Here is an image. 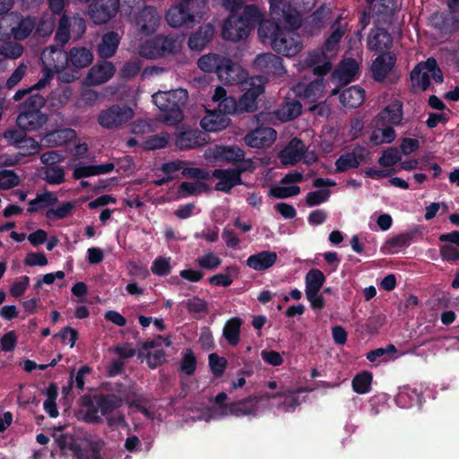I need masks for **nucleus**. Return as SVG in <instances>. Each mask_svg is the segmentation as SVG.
<instances>
[{"label":"nucleus","mask_w":459,"mask_h":459,"mask_svg":"<svg viewBox=\"0 0 459 459\" xmlns=\"http://www.w3.org/2000/svg\"><path fill=\"white\" fill-rule=\"evenodd\" d=\"M270 19L258 27V36L263 42L269 41L278 54L290 57L303 48L299 35L296 32L302 25V17L290 4L283 0H273L270 6Z\"/></svg>","instance_id":"obj_1"},{"label":"nucleus","mask_w":459,"mask_h":459,"mask_svg":"<svg viewBox=\"0 0 459 459\" xmlns=\"http://www.w3.org/2000/svg\"><path fill=\"white\" fill-rule=\"evenodd\" d=\"M188 99L186 90L178 88L169 91H159L152 95V100L162 114L167 125H177L184 118L183 108Z\"/></svg>","instance_id":"obj_2"},{"label":"nucleus","mask_w":459,"mask_h":459,"mask_svg":"<svg viewBox=\"0 0 459 459\" xmlns=\"http://www.w3.org/2000/svg\"><path fill=\"white\" fill-rule=\"evenodd\" d=\"M45 103L46 100L41 94H30L20 107L16 119L18 127L28 132L41 128L48 121V116L41 111Z\"/></svg>","instance_id":"obj_3"},{"label":"nucleus","mask_w":459,"mask_h":459,"mask_svg":"<svg viewBox=\"0 0 459 459\" xmlns=\"http://www.w3.org/2000/svg\"><path fill=\"white\" fill-rule=\"evenodd\" d=\"M184 40L185 35L178 32L159 34L146 40L141 47L140 52L149 59H156L179 51Z\"/></svg>","instance_id":"obj_4"},{"label":"nucleus","mask_w":459,"mask_h":459,"mask_svg":"<svg viewBox=\"0 0 459 459\" xmlns=\"http://www.w3.org/2000/svg\"><path fill=\"white\" fill-rule=\"evenodd\" d=\"M54 437L57 446L64 454L70 451L76 459H103L100 452L105 446V442L102 439L91 440L86 448L82 449L74 435L65 433L59 436L55 434Z\"/></svg>","instance_id":"obj_5"},{"label":"nucleus","mask_w":459,"mask_h":459,"mask_svg":"<svg viewBox=\"0 0 459 459\" xmlns=\"http://www.w3.org/2000/svg\"><path fill=\"white\" fill-rule=\"evenodd\" d=\"M245 92L237 101L238 114L252 113L257 109V98L264 92L263 77H250L243 83Z\"/></svg>","instance_id":"obj_6"},{"label":"nucleus","mask_w":459,"mask_h":459,"mask_svg":"<svg viewBox=\"0 0 459 459\" xmlns=\"http://www.w3.org/2000/svg\"><path fill=\"white\" fill-rule=\"evenodd\" d=\"M134 110L126 105L114 104L101 110L98 116V123L106 129H117L133 118Z\"/></svg>","instance_id":"obj_7"},{"label":"nucleus","mask_w":459,"mask_h":459,"mask_svg":"<svg viewBox=\"0 0 459 459\" xmlns=\"http://www.w3.org/2000/svg\"><path fill=\"white\" fill-rule=\"evenodd\" d=\"M255 67L264 75V83L270 79L282 76L286 73L283 60L281 56L273 53H263L258 55L254 61Z\"/></svg>","instance_id":"obj_8"},{"label":"nucleus","mask_w":459,"mask_h":459,"mask_svg":"<svg viewBox=\"0 0 459 459\" xmlns=\"http://www.w3.org/2000/svg\"><path fill=\"white\" fill-rule=\"evenodd\" d=\"M9 14L12 38L16 41H22L28 39L33 31L35 34L41 35L40 25L37 26V19L32 16H22L16 12H12Z\"/></svg>","instance_id":"obj_9"},{"label":"nucleus","mask_w":459,"mask_h":459,"mask_svg":"<svg viewBox=\"0 0 459 459\" xmlns=\"http://www.w3.org/2000/svg\"><path fill=\"white\" fill-rule=\"evenodd\" d=\"M195 0H182L178 5L170 7L166 13V21L171 27L178 28L195 22Z\"/></svg>","instance_id":"obj_10"},{"label":"nucleus","mask_w":459,"mask_h":459,"mask_svg":"<svg viewBox=\"0 0 459 459\" xmlns=\"http://www.w3.org/2000/svg\"><path fill=\"white\" fill-rule=\"evenodd\" d=\"M198 67L205 73H215L220 78L231 76L232 61L221 55L210 53L201 56L197 61Z\"/></svg>","instance_id":"obj_11"},{"label":"nucleus","mask_w":459,"mask_h":459,"mask_svg":"<svg viewBox=\"0 0 459 459\" xmlns=\"http://www.w3.org/2000/svg\"><path fill=\"white\" fill-rule=\"evenodd\" d=\"M119 0H93L89 5V16L95 24H105L117 13Z\"/></svg>","instance_id":"obj_12"},{"label":"nucleus","mask_w":459,"mask_h":459,"mask_svg":"<svg viewBox=\"0 0 459 459\" xmlns=\"http://www.w3.org/2000/svg\"><path fill=\"white\" fill-rule=\"evenodd\" d=\"M251 30L252 28L239 17V14L233 13L223 23L222 36L227 40L238 42L247 39Z\"/></svg>","instance_id":"obj_13"},{"label":"nucleus","mask_w":459,"mask_h":459,"mask_svg":"<svg viewBox=\"0 0 459 459\" xmlns=\"http://www.w3.org/2000/svg\"><path fill=\"white\" fill-rule=\"evenodd\" d=\"M270 397L269 394L249 395L244 399L232 402L229 403L227 413L236 417L255 416L258 411L259 403Z\"/></svg>","instance_id":"obj_14"},{"label":"nucleus","mask_w":459,"mask_h":459,"mask_svg":"<svg viewBox=\"0 0 459 459\" xmlns=\"http://www.w3.org/2000/svg\"><path fill=\"white\" fill-rule=\"evenodd\" d=\"M369 155V151L362 145L357 144L351 152L342 154L335 161V171L343 173L351 169H357Z\"/></svg>","instance_id":"obj_15"},{"label":"nucleus","mask_w":459,"mask_h":459,"mask_svg":"<svg viewBox=\"0 0 459 459\" xmlns=\"http://www.w3.org/2000/svg\"><path fill=\"white\" fill-rule=\"evenodd\" d=\"M160 19L157 9L152 6H144L134 18L137 30L144 36H150L157 30Z\"/></svg>","instance_id":"obj_16"},{"label":"nucleus","mask_w":459,"mask_h":459,"mask_svg":"<svg viewBox=\"0 0 459 459\" xmlns=\"http://www.w3.org/2000/svg\"><path fill=\"white\" fill-rule=\"evenodd\" d=\"M276 135V131L272 127H257L244 137V142L251 148L261 149L269 147L275 141Z\"/></svg>","instance_id":"obj_17"},{"label":"nucleus","mask_w":459,"mask_h":459,"mask_svg":"<svg viewBox=\"0 0 459 459\" xmlns=\"http://www.w3.org/2000/svg\"><path fill=\"white\" fill-rule=\"evenodd\" d=\"M206 134L198 129L183 130L177 134L175 144L181 151L195 149L206 144Z\"/></svg>","instance_id":"obj_18"},{"label":"nucleus","mask_w":459,"mask_h":459,"mask_svg":"<svg viewBox=\"0 0 459 459\" xmlns=\"http://www.w3.org/2000/svg\"><path fill=\"white\" fill-rule=\"evenodd\" d=\"M212 176L219 179L214 186L216 191L229 193L234 186L243 184L239 172L234 169H216Z\"/></svg>","instance_id":"obj_19"},{"label":"nucleus","mask_w":459,"mask_h":459,"mask_svg":"<svg viewBox=\"0 0 459 459\" xmlns=\"http://www.w3.org/2000/svg\"><path fill=\"white\" fill-rule=\"evenodd\" d=\"M395 62L396 56L391 52H384L379 55L371 65L373 79L377 82H383L394 67Z\"/></svg>","instance_id":"obj_20"},{"label":"nucleus","mask_w":459,"mask_h":459,"mask_svg":"<svg viewBox=\"0 0 459 459\" xmlns=\"http://www.w3.org/2000/svg\"><path fill=\"white\" fill-rule=\"evenodd\" d=\"M307 147L299 138H292L287 146L279 153L282 164L293 166L302 160L306 154Z\"/></svg>","instance_id":"obj_21"},{"label":"nucleus","mask_w":459,"mask_h":459,"mask_svg":"<svg viewBox=\"0 0 459 459\" xmlns=\"http://www.w3.org/2000/svg\"><path fill=\"white\" fill-rule=\"evenodd\" d=\"M210 157L215 161H225L227 163L237 164L243 160L245 152L236 145H215L210 150Z\"/></svg>","instance_id":"obj_22"},{"label":"nucleus","mask_w":459,"mask_h":459,"mask_svg":"<svg viewBox=\"0 0 459 459\" xmlns=\"http://www.w3.org/2000/svg\"><path fill=\"white\" fill-rule=\"evenodd\" d=\"M115 72L114 65L107 59H103L90 69L87 79L91 84H101L108 82Z\"/></svg>","instance_id":"obj_23"},{"label":"nucleus","mask_w":459,"mask_h":459,"mask_svg":"<svg viewBox=\"0 0 459 459\" xmlns=\"http://www.w3.org/2000/svg\"><path fill=\"white\" fill-rule=\"evenodd\" d=\"M278 259L276 252L263 250L247 257L246 264L255 271H265L274 265Z\"/></svg>","instance_id":"obj_24"},{"label":"nucleus","mask_w":459,"mask_h":459,"mask_svg":"<svg viewBox=\"0 0 459 459\" xmlns=\"http://www.w3.org/2000/svg\"><path fill=\"white\" fill-rule=\"evenodd\" d=\"M214 27L210 24H204L190 36L188 39V47L191 50L201 51L212 40L214 35Z\"/></svg>","instance_id":"obj_25"},{"label":"nucleus","mask_w":459,"mask_h":459,"mask_svg":"<svg viewBox=\"0 0 459 459\" xmlns=\"http://www.w3.org/2000/svg\"><path fill=\"white\" fill-rule=\"evenodd\" d=\"M403 116V105L400 100H394L385 106L378 114V120L382 125L389 124L398 126Z\"/></svg>","instance_id":"obj_26"},{"label":"nucleus","mask_w":459,"mask_h":459,"mask_svg":"<svg viewBox=\"0 0 459 459\" xmlns=\"http://www.w3.org/2000/svg\"><path fill=\"white\" fill-rule=\"evenodd\" d=\"M97 408L102 416L113 413L123 405V399L114 394H99L93 396Z\"/></svg>","instance_id":"obj_27"},{"label":"nucleus","mask_w":459,"mask_h":459,"mask_svg":"<svg viewBox=\"0 0 459 459\" xmlns=\"http://www.w3.org/2000/svg\"><path fill=\"white\" fill-rule=\"evenodd\" d=\"M119 43L120 38L117 32L112 30L105 33L97 48L100 58L108 59L112 57L116 54Z\"/></svg>","instance_id":"obj_28"},{"label":"nucleus","mask_w":459,"mask_h":459,"mask_svg":"<svg viewBox=\"0 0 459 459\" xmlns=\"http://www.w3.org/2000/svg\"><path fill=\"white\" fill-rule=\"evenodd\" d=\"M66 60L77 69L85 68L91 65L93 53L85 47H74L67 53Z\"/></svg>","instance_id":"obj_29"},{"label":"nucleus","mask_w":459,"mask_h":459,"mask_svg":"<svg viewBox=\"0 0 459 459\" xmlns=\"http://www.w3.org/2000/svg\"><path fill=\"white\" fill-rule=\"evenodd\" d=\"M365 100V91L359 85H352L344 89L340 94V102L346 108H356Z\"/></svg>","instance_id":"obj_30"},{"label":"nucleus","mask_w":459,"mask_h":459,"mask_svg":"<svg viewBox=\"0 0 459 459\" xmlns=\"http://www.w3.org/2000/svg\"><path fill=\"white\" fill-rule=\"evenodd\" d=\"M347 22H342V18H337L331 26L332 32L325 39L324 51L332 52L339 48V44L344 36L347 29Z\"/></svg>","instance_id":"obj_31"},{"label":"nucleus","mask_w":459,"mask_h":459,"mask_svg":"<svg viewBox=\"0 0 459 459\" xmlns=\"http://www.w3.org/2000/svg\"><path fill=\"white\" fill-rule=\"evenodd\" d=\"M323 56L324 53L314 51L309 53L306 59V64L313 67V74L318 78H323L332 69V63L329 60H324L321 63Z\"/></svg>","instance_id":"obj_32"},{"label":"nucleus","mask_w":459,"mask_h":459,"mask_svg":"<svg viewBox=\"0 0 459 459\" xmlns=\"http://www.w3.org/2000/svg\"><path fill=\"white\" fill-rule=\"evenodd\" d=\"M325 282V276L319 269L309 270L305 277V292L306 295H312L315 292H319L324 283Z\"/></svg>","instance_id":"obj_33"},{"label":"nucleus","mask_w":459,"mask_h":459,"mask_svg":"<svg viewBox=\"0 0 459 459\" xmlns=\"http://www.w3.org/2000/svg\"><path fill=\"white\" fill-rule=\"evenodd\" d=\"M358 73V62L354 58H348L341 63L339 67L333 72V74L348 83L355 80Z\"/></svg>","instance_id":"obj_34"},{"label":"nucleus","mask_w":459,"mask_h":459,"mask_svg":"<svg viewBox=\"0 0 459 459\" xmlns=\"http://www.w3.org/2000/svg\"><path fill=\"white\" fill-rule=\"evenodd\" d=\"M329 13L330 10L325 5H321L308 17L306 29L309 27V32L311 34H314L316 31H320V30L324 27L326 17Z\"/></svg>","instance_id":"obj_35"},{"label":"nucleus","mask_w":459,"mask_h":459,"mask_svg":"<svg viewBox=\"0 0 459 459\" xmlns=\"http://www.w3.org/2000/svg\"><path fill=\"white\" fill-rule=\"evenodd\" d=\"M241 324L240 318L232 317L223 327V336L231 346H236L239 342Z\"/></svg>","instance_id":"obj_36"},{"label":"nucleus","mask_w":459,"mask_h":459,"mask_svg":"<svg viewBox=\"0 0 459 459\" xmlns=\"http://www.w3.org/2000/svg\"><path fill=\"white\" fill-rule=\"evenodd\" d=\"M229 119L223 116L212 114L204 117L200 125L206 132H219L225 129L228 126Z\"/></svg>","instance_id":"obj_37"},{"label":"nucleus","mask_w":459,"mask_h":459,"mask_svg":"<svg viewBox=\"0 0 459 459\" xmlns=\"http://www.w3.org/2000/svg\"><path fill=\"white\" fill-rule=\"evenodd\" d=\"M373 375L369 371L358 373L352 379L351 385L355 393L359 394H368L371 389Z\"/></svg>","instance_id":"obj_38"},{"label":"nucleus","mask_w":459,"mask_h":459,"mask_svg":"<svg viewBox=\"0 0 459 459\" xmlns=\"http://www.w3.org/2000/svg\"><path fill=\"white\" fill-rule=\"evenodd\" d=\"M211 191L210 186L201 181L196 182H182L179 186L178 193L182 197H186L190 195H197L202 192L209 193Z\"/></svg>","instance_id":"obj_39"},{"label":"nucleus","mask_w":459,"mask_h":459,"mask_svg":"<svg viewBox=\"0 0 459 459\" xmlns=\"http://www.w3.org/2000/svg\"><path fill=\"white\" fill-rule=\"evenodd\" d=\"M71 26L70 18L65 14L62 15L55 34V41L58 46L63 47L69 41Z\"/></svg>","instance_id":"obj_40"},{"label":"nucleus","mask_w":459,"mask_h":459,"mask_svg":"<svg viewBox=\"0 0 459 459\" xmlns=\"http://www.w3.org/2000/svg\"><path fill=\"white\" fill-rule=\"evenodd\" d=\"M75 136V131L70 128L58 129L49 132L46 135V141L57 146L67 143Z\"/></svg>","instance_id":"obj_41"},{"label":"nucleus","mask_w":459,"mask_h":459,"mask_svg":"<svg viewBox=\"0 0 459 459\" xmlns=\"http://www.w3.org/2000/svg\"><path fill=\"white\" fill-rule=\"evenodd\" d=\"M225 273H218L212 275L208 279V282L211 285L218 287H229L233 282L231 274L237 275L238 273V268L236 265H230L225 268Z\"/></svg>","instance_id":"obj_42"},{"label":"nucleus","mask_w":459,"mask_h":459,"mask_svg":"<svg viewBox=\"0 0 459 459\" xmlns=\"http://www.w3.org/2000/svg\"><path fill=\"white\" fill-rule=\"evenodd\" d=\"M23 53L24 47L16 40L12 41L9 39L0 46V56L7 59H17L21 57Z\"/></svg>","instance_id":"obj_43"},{"label":"nucleus","mask_w":459,"mask_h":459,"mask_svg":"<svg viewBox=\"0 0 459 459\" xmlns=\"http://www.w3.org/2000/svg\"><path fill=\"white\" fill-rule=\"evenodd\" d=\"M240 18L252 29L256 24H261L265 20H263V14L255 4H248L244 7L243 13L239 15Z\"/></svg>","instance_id":"obj_44"},{"label":"nucleus","mask_w":459,"mask_h":459,"mask_svg":"<svg viewBox=\"0 0 459 459\" xmlns=\"http://www.w3.org/2000/svg\"><path fill=\"white\" fill-rule=\"evenodd\" d=\"M42 178L49 185H60L65 181V170L60 166H47Z\"/></svg>","instance_id":"obj_45"},{"label":"nucleus","mask_w":459,"mask_h":459,"mask_svg":"<svg viewBox=\"0 0 459 459\" xmlns=\"http://www.w3.org/2000/svg\"><path fill=\"white\" fill-rule=\"evenodd\" d=\"M368 44L369 48L374 50L389 48L392 45L391 36L385 29H379Z\"/></svg>","instance_id":"obj_46"},{"label":"nucleus","mask_w":459,"mask_h":459,"mask_svg":"<svg viewBox=\"0 0 459 459\" xmlns=\"http://www.w3.org/2000/svg\"><path fill=\"white\" fill-rule=\"evenodd\" d=\"M325 90V83L323 78H316L314 81L310 82L304 89V98L310 100L316 101L319 97H321L323 91Z\"/></svg>","instance_id":"obj_47"},{"label":"nucleus","mask_w":459,"mask_h":459,"mask_svg":"<svg viewBox=\"0 0 459 459\" xmlns=\"http://www.w3.org/2000/svg\"><path fill=\"white\" fill-rule=\"evenodd\" d=\"M126 403L130 408H134L144 416L150 417L151 412L146 408L147 400L142 394L136 393L129 394L126 397Z\"/></svg>","instance_id":"obj_48"},{"label":"nucleus","mask_w":459,"mask_h":459,"mask_svg":"<svg viewBox=\"0 0 459 459\" xmlns=\"http://www.w3.org/2000/svg\"><path fill=\"white\" fill-rule=\"evenodd\" d=\"M208 361L212 375L215 377H222L226 370L228 360L217 353H211L208 357Z\"/></svg>","instance_id":"obj_49"},{"label":"nucleus","mask_w":459,"mask_h":459,"mask_svg":"<svg viewBox=\"0 0 459 459\" xmlns=\"http://www.w3.org/2000/svg\"><path fill=\"white\" fill-rule=\"evenodd\" d=\"M26 132L28 130H23L20 127L19 129L13 128L5 131L4 137L10 144H14L19 149H24L25 145L23 143L27 138Z\"/></svg>","instance_id":"obj_50"},{"label":"nucleus","mask_w":459,"mask_h":459,"mask_svg":"<svg viewBox=\"0 0 459 459\" xmlns=\"http://www.w3.org/2000/svg\"><path fill=\"white\" fill-rule=\"evenodd\" d=\"M75 205L73 202H65L56 208H52L47 211L46 217L48 220H61L66 218Z\"/></svg>","instance_id":"obj_51"},{"label":"nucleus","mask_w":459,"mask_h":459,"mask_svg":"<svg viewBox=\"0 0 459 459\" xmlns=\"http://www.w3.org/2000/svg\"><path fill=\"white\" fill-rule=\"evenodd\" d=\"M300 193V187L299 186H273L269 195L277 199H285L291 196L298 195Z\"/></svg>","instance_id":"obj_52"},{"label":"nucleus","mask_w":459,"mask_h":459,"mask_svg":"<svg viewBox=\"0 0 459 459\" xmlns=\"http://www.w3.org/2000/svg\"><path fill=\"white\" fill-rule=\"evenodd\" d=\"M402 157L397 148L389 147L385 150L382 156L378 159V163L382 167H392L401 160Z\"/></svg>","instance_id":"obj_53"},{"label":"nucleus","mask_w":459,"mask_h":459,"mask_svg":"<svg viewBox=\"0 0 459 459\" xmlns=\"http://www.w3.org/2000/svg\"><path fill=\"white\" fill-rule=\"evenodd\" d=\"M196 366L197 360L194 352L192 350H186L180 363V371L187 376H192L196 370Z\"/></svg>","instance_id":"obj_54"},{"label":"nucleus","mask_w":459,"mask_h":459,"mask_svg":"<svg viewBox=\"0 0 459 459\" xmlns=\"http://www.w3.org/2000/svg\"><path fill=\"white\" fill-rule=\"evenodd\" d=\"M152 273L157 276H167L171 272L170 258L158 256L151 267Z\"/></svg>","instance_id":"obj_55"},{"label":"nucleus","mask_w":459,"mask_h":459,"mask_svg":"<svg viewBox=\"0 0 459 459\" xmlns=\"http://www.w3.org/2000/svg\"><path fill=\"white\" fill-rule=\"evenodd\" d=\"M20 184L17 174L12 170L3 169L0 171V189L7 190Z\"/></svg>","instance_id":"obj_56"},{"label":"nucleus","mask_w":459,"mask_h":459,"mask_svg":"<svg viewBox=\"0 0 459 459\" xmlns=\"http://www.w3.org/2000/svg\"><path fill=\"white\" fill-rule=\"evenodd\" d=\"M281 112L286 120H292L298 117L302 112V105L299 100H291L286 102L281 108Z\"/></svg>","instance_id":"obj_57"},{"label":"nucleus","mask_w":459,"mask_h":459,"mask_svg":"<svg viewBox=\"0 0 459 459\" xmlns=\"http://www.w3.org/2000/svg\"><path fill=\"white\" fill-rule=\"evenodd\" d=\"M331 192L328 189H320L309 192L306 196V204L307 206H316L326 202L330 197Z\"/></svg>","instance_id":"obj_58"},{"label":"nucleus","mask_w":459,"mask_h":459,"mask_svg":"<svg viewBox=\"0 0 459 459\" xmlns=\"http://www.w3.org/2000/svg\"><path fill=\"white\" fill-rule=\"evenodd\" d=\"M196 263L203 269L215 270L221 265V259L215 254L210 252L201 257H198L196 259Z\"/></svg>","instance_id":"obj_59"},{"label":"nucleus","mask_w":459,"mask_h":459,"mask_svg":"<svg viewBox=\"0 0 459 459\" xmlns=\"http://www.w3.org/2000/svg\"><path fill=\"white\" fill-rule=\"evenodd\" d=\"M440 257L443 261L448 263H456L459 260V248L448 243L440 246Z\"/></svg>","instance_id":"obj_60"},{"label":"nucleus","mask_w":459,"mask_h":459,"mask_svg":"<svg viewBox=\"0 0 459 459\" xmlns=\"http://www.w3.org/2000/svg\"><path fill=\"white\" fill-rule=\"evenodd\" d=\"M396 352H397L396 347L394 344L390 343V344L386 345L385 347H381V348H377V349L369 351L367 353L366 358L370 362L376 361L378 358H383L382 360H386V359L384 358L385 356H386L388 354H394Z\"/></svg>","instance_id":"obj_61"},{"label":"nucleus","mask_w":459,"mask_h":459,"mask_svg":"<svg viewBox=\"0 0 459 459\" xmlns=\"http://www.w3.org/2000/svg\"><path fill=\"white\" fill-rule=\"evenodd\" d=\"M169 139L166 135L153 134L149 136L143 143V148L146 150L162 149L167 146Z\"/></svg>","instance_id":"obj_62"},{"label":"nucleus","mask_w":459,"mask_h":459,"mask_svg":"<svg viewBox=\"0 0 459 459\" xmlns=\"http://www.w3.org/2000/svg\"><path fill=\"white\" fill-rule=\"evenodd\" d=\"M414 234L412 232H403L391 238L387 244L392 247L403 248L411 244Z\"/></svg>","instance_id":"obj_63"},{"label":"nucleus","mask_w":459,"mask_h":459,"mask_svg":"<svg viewBox=\"0 0 459 459\" xmlns=\"http://www.w3.org/2000/svg\"><path fill=\"white\" fill-rule=\"evenodd\" d=\"M184 306L189 313H205L207 311V303L204 299L194 297L184 301Z\"/></svg>","instance_id":"obj_64"}]
</instances>
